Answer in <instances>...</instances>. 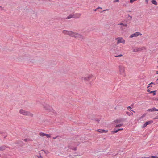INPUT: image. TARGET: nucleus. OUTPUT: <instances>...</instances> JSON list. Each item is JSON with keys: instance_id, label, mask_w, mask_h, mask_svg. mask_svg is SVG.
<instances>
[{"instance_id": "obj_1", "label": "nucleus", "mask_w": 158, "mask_h": 158, "mask_svg": "<svg viewBox=\"0 0 158 158\" xmlns=\"http://www.w3.org/2000/svg\"><path fill=\"white\" fill-rule=\"evenodd\" d=\"M83 138L81 137V135L76 136L74 137L72 140L76 141V142H74V146H73L72 145V144H73V142L71 143V144L70 146V148L74 150H77V146L79 145V143H81L82 142L83 140Z\"/></svg>"}, {"instance_id": "obj_2", "label": "nucleus", "mask_w": 158, "mask_h": 158, "mask_svg": "<svg viewBox=\"0 0 158 158\" xmlns=\"http://www.w3.org/2000/svg\"><path fill=\"white\" fill-rule=\"evenodd\" d=\"M93 76L92 75H87L85 77H82L81 79L83 82H84L87 84L88 82L89 81L91 78L93 77Z\"/></svg>"}, {"instance_id": "obj_3", "label": "nucleus", "mask_w": 158, "mask_h": 158, "mask_svg": "<svg viewBox=\"0 0 158 158\" xmlns=\"http://www.w3.org/2000/svg\"><path fill=\"white\" fill-rule=\"evenodd\" d=\"M19 112L21 114L24 115L30 116L31 117H33V114L30 112L26 111L23 109L20 110Z\"/></svg>"}, {"instance_id": "obj_4", "label": "nucleus", "mask_w": 158, "mask_h": 158, "mask_svg": "<svg viewBox=\"0 0 158 158\" xmlns=\"http://www.w3.org/2000/svg\"><path fill=\"white\" fill-rule=\"evenodd\" d=\"M43 106L45 109L47 111L50 112L52 111L53 110L52 108L50 106L48 105L46 103H44Z\"/></svg>"}, {"instance_id": "obj_5", "label": "nucleus", "mask_w": 158, "mask_h": 158, "mask_svg": "<svg viewBox=\"0 0 158 158\" xmlns=\"http://www.w3.org/2000/svg\"><path fill=\"white\" fill-rule=\"evenodd\" d=\"M81 14L80 13H73L70 14V19L71 18H79Z\"/></svg>"}, {"instance_id": "obj_6", "label": "nucleus", "mask_w": 158, "mask_h": 158, "mask_svg": "<svg viewBox=\"0 0 158 158\" xmlns=\"http://www.w3.org/2000/svg\"><path fill=\"white\" fill-rule=\"evenodd\" d=\"M75 38H78L79 40L81 41L83 40L84 38V37L81 34L77 33L76 36H75Z\"/></svg>"}, {"instance_id": "obj_7", "label": "nucleus", "mask_w": 158, "mask_h": 158, "mask_svg": "<svg viewBox=\"0 0 158 158\" xmlns=\"http://www.w3.org/2000/svg\"><path fill=\"white\" fill-rule=\"evenodd\" d=\"M142 34L139 32H136L134 34H133L131 35L130 36V38H132L135 37H137L139 35H141Z\"/></svg>"}, {"instance_id": "obj_8", "label": "nucleus", "mask_w": 158, "mask_h": 158, "mask_svg": "<svg viewBox=\"0 0 158 158\" xmlns=\"http://www.w3.org/2000/svg\"><path fill=\"white\" fill-rule=\"evenodd\" d=\"M119 70L120 73L121 74L124 75V68L123 66H119Z\"/></svg>"}, {"instance_id": "obj_9", "label": "nucleus", "mask_w": 158, "mask_h": 158, "mask_svg": "<svg viewBox=\"0 0 158 158\" xmlns=\"http://www.w3.org/2000/svg\"><path fill=\"white\" fill-rule=\"evenodd\" d=\"M77 33H75L71 31H70V36L74 37L75 38Z\"/></svg>"}, {"instance_id": "obj_10", "label": "nucleus", "mask_w": 158, "mask_h": 158, "mask_svg": "<svg viewBox=\"0 0 158 158\" xmlns=\"http://www.w3.org/2000/svg\"><path fill=\"white\" fill-rule=\"evenodd\" d=\"M97 131L99 133H106L108 131V130H105L104 129H99L97 130Z\"/></svg>"}, {"instance_id": "obj_11", "label": "nucleus", "mask_w": 158, "mask_h": 158, "mask_svg": "<svg viewBox=\"0 0 158 158\" xmlns=\"http://www.w3.org/2000/svg\"><path fill=\"white\" fill-rule=\"evenodd\" d=\"M147 111L148 112H152L154 111H158V109H156L155 108L153 107L152 109H148L147 110Z\"/></svg>"}, {"instance_id": "obj_12", "label": "nucleus", "mask_w": 158, "mask_h": 158, "mask_svg": "<svg viewBox=\"0 0 158 158\" xmlns=\"http://www.w3.org/2000/svg\"><path fill=\"white\" fill-rule=\"evenodd\" d=\"M15 143L19 144V146H22L23 145V142L21 140H19L17 141Z\"/></svg>"}, {"instance_id": "obj_13", "label": "nucleus", "mask_w": 158, "mask_h": 158, "mask_svg": "<svg viewBox=\"0 0 158 158\" xmlns=\"http://www.w3.org/2000/svg\"><path fill=\"white\" fill-rule=\"evenodd\" d=\"M142 50V48H136L134 49L133 50V52H137L140 51Z\"/></svg>"}, {"instance_id": "obj_14", "label": "nucleus", "mask_w": 158, "mask_h": 158, "mask_svg": "<svg viewBox=\"0 0 158 158\" xmlns=\"http://www.w3.org/2000/svg\"><path fill=\"white\" fill-rule=\"evenodd\" d=\"M6 148V146L5 145L0 146V151H3Z\"/></svg>"}, {"instance_id": "obj_15", "label": "nucleus", "mask_w": 158, "mask_h": 158, "mask_svg": "<svg viewBox=\"0 0 158 158\" xmlns=\"http://www.w3.org/2000/svg\"><path fill=\"white\" fill-rule=\"evenodd\" d=\"M88 117L90 119H91L93 120V119L94 118V115L93 114H89L88 115Z\"/></svg>"}, {"instance_id": "obj_16", "label": "nucleus", "mask_w": 158, "mask_h": 158, "mask_svg": "<svg viewBox=\"0 0 158 158\" xmlns=\"http://www.w3.org/2000/svg\"><path fill=\"white\" fill-rule=\"evenodd\" d=\"M63 33L65 35H69V31L67 30H64L63 31Z\"/></svg>"}, {"instance_id": "obj_17", "label": "nucleus", "mask_w": 158, "mask_h": 158, "mask_svg": "<svg viewBox=\"0 0 158 158\" xmlns=\"http://www.w3.org/2000/svg\"><path fill=\"white\" fill-rule=\"evenodd\" d=\"M124 121V120L123 119H117V120H114V122H115V123H116V122L120 123V122H123Z\"/></svg>"}, {"instance_id": "obj_18", "label": "nucleus", "mask_w": 158, "mask_h": 158, "mask_svg": "<svg viewBox=\"0 0 158 158\" xmlns=\"http://www.w3.org/2000/svg\"><path fill=\"white\" fill-rule=\"evenodd\" d=\"M153 121L152 120H150L148 121H147L145 123L147 125L151 124L153 122Z\"/></svg>"}, {"instance_id": "obj_19", "label": "nucleus", "mask_w": 158, "mask_h": 158, "mask_svg": "<svg viewBox=\"0 0 158 158\" xmlns=\"http://www.w3.org/2000/svg\"><path fill=\"white\" fill-rule=\"evenodd\" d=\"M122 38H119V39L117 40V44H118L120 43H122Z\"/></svg>"}, {"instance_id": "obj_20", "label": "nucleus", "mask_w": 158, "mask_h": 158, "mask_svg": "<svg viewBox=\"0 0 158 158\" xmlns=\"http://www.w3.org/2000/svg\"><path fill=\"white\" fill-rule=\"evenodd\" d=\"M151 2L152 4H154L155 5H157V3L155 0H152Z\"/></svg>"}, {"instance_id": "obj_21", "label": "nucleus", "mask_w": 158, "mask_h": 158, "mask_svg": "<svg viewBox=\"0 0 158 158\" xmlns=\"http://www.w3.org/2000/svg\"><path fill=\"white\" fill-rule=\"evenodd\" d=\"M118 131V129H114L113 131L111 132V133L112 134H114V133L117 132Z\"/></svg>"}, {"instance_id": "obj_22", "label": "nucleus", "mask_w": 158, "mask_h": 158, "mask_svg": "<svg viewBox=\"0 0 158 158\" xmlns=\"http://www.w3.org/2000/svg\"><path fill=\"white\" fill-rule=\"evenodd\" d=\"M45 133H43V132H40L39 133V135L40 136H45Z\"/></svg>"}, {"instance_id": "obj_23", "label": "nucleus", "mask_w": 158, "mask_h": 158, "mask_svg": "<svg viewBox=\"0 0 158 158\" xmlns=\"http://www.w3.org/2000/svg\"><path fill=\"white\" fill-rule=\"evenodd\" d=\"M118 25H123L126 27L127 26V24H124L122 23H120L118 24Z\"/></svg>"}, {"instance_id": "obj_24", "label": "nucleus", "mask_w": 158, "mask_h": 158, "mask_svg": "<svg viewBox=\"0 0 158 158\" xmlns=\"http://www.w3.org/2000/svg\"><path fill=\"white\" fill-rule=\"evenodd\" d=\"M156 91H151L150 92V93H152V94H153V95H155V94H156Z\"/></svg>"}, {"instance_id": "obj_25", "label": "nucleus", "mask_w": 158, "mask_h": 158, "mask_svg": "<svg viewBox=\"0 0 158 158\" xmlns=\"http://www.w3.org/2000/svg\"><path fill=\"white\" fill-rule=\"evenodd\" d=\"M123 125V124H119L118 125H116V126L115 127H121V126H122Z\"/></svg>"}, {"instance_id": "obj_26", "label": "nucleus", "mask_w": 158, "mask_h": 158, "mask_svg": "<svg viewBox=\"0 0 158 158\" xmlns=\"http://www.w3.org/2000/svg\"><path fill=\"white\" fill-rule=\"evenodd\" d=\"M45 136H46V137L48 138H50L51 137V135H50V134H45Z\"/></svg>"}, {"instance_id": "obj_27", "label": "nucleus", "mask_w": 158, "mask_h": 158, "mask_svg": "<svg viewBox=\"0 0 158 158\" xmlns=\"http://www.w3.org/2000/svg\"><path fill=\"white\" fill-rule=\"evenodd\" d=\"M122 56H123V55L122 54H120L118 56H114L115 57H120Z\"/></svg>"}, {"instance_id": "obj_28", "label": "nucleus", "mask_w": 158, "mask_h": 158, "mask_svg": "<svg viewBox=\"0 0 158 158\" xmlns=\"http://www.w3.org/2000/svg\"><path fill=\"white\" fill-rule=\"evenodd\" d=\"M147 125L145 123L143 126H142V128H145L146 126H147Z\"/></svg>"}, {"instance_id": "obj_29", "label": "nucleus", "mask_w": 158, "mask_h": 158, "mask_svg": "<svg viewBox=\"0 0 158 158\" xmlns=\"http://www.w3.org/2000/svg\"><path fill=\"white\" fill-rule=\"evenodd\" d=\"M126 114L129 116H130L131 115V113L130 112L127 111L126 112Z\"/></svg>"}, {"instance_id": "obj_30", "label": "nucleus", "mask_w": 158, "mask_h": 158, "mask_svg": "<svg viewBox=\"0 0 158 158\" xmlns=\"http://www.w3.org/2000/svg\"><path fill=\"white\" fill-rule=\"evenodd\" d=\"M136 0H130V2L131 3H132L134 1Z\"/></svg>"}, {"instance_id": "obj_31", "label": "nucleus", "mask_w": 158, "mask_h": 158, "mask_svg": "<svg viewBox=\"0 0 158 158\" xmlns=\"http://www.w3.org/2000/svg\"><path fill=\"white\" fill-rule=\"evenodd\" d=\"M102 9V8H100V7H98V8H97V9H96L94 10V11H96V10H97V9Z\"/></svg>"}, {"instance_id": "obj_32", "label": "nucleus", "mask_w": 158, "mask_h": 158, "mask_svg": "<svg viewBox=\"0 0 158 158\" xmlns=\"http://www.w3.org/2000/svg\"><path fill=\"white\" fill-rule=\"evenodd\" d=\"M152 84H153L154 85H155V83H153V82H151L150 84H149L148 85H151Z\"/></svg>"}, {"instance_id": "obj_33", "label": "nucleus", "mask_w": 158, "mask_h": 158, "mask_svg": "<svg viewBox=\"0 0 158 158\" xmlns=\"http://www.w3.org/2000/svg\"><path fill=\"white\" fill-rule=\"evenodd\" d=\"M125 42V40L122 39V43H124Z\"/></svg>"}, {"instance_id": "obj_34", "label": "nucleus", "mask_w": 158, "mask_h": 158, "mask_svg": "<svg viewBox=\"0 0 158 158\" xmlns=\"http://www.w3.org/2000/svg\"><path fill=\"white\" fill-rule=\"evenodd\" d=\"M156 156H152L150 157V158H156Z\"/></svg>"}, {"instance_id": "obj_35", "label": "nucleus", "mask_w": 158, "mask_h": 158, "mask_svg": "<svg viewBox=\"0 0 158 158\" xmlns=\"http://www.w3.org/2000/svg\"><path fill=\"white\" fill-rule=\"evenodd\" d=\"M128 17H129L130 18V20L131 21V19L132 18V17L131 16H130L129 15H128Z\"/></svg>"}, {"instance_id": "obj_36", "label": "nucleus", "mask_w": 158, "mask_h": 158, "mask_svg": "<svg viewBox=\"0 0 158 158\" xmlns=\"http://www.w3.org/2000/svg\"><path fill=\"white\" fill-rule=\"evenodd\" d=\"M119 0H114V2H119Z\"/></svg>"}, {"instance_id": "obj_37", "label": "nucleus", "mask_w": 158, "mask_h": 158, "mask_svg": "<svg viewBox=\"0 0 158 158\" xmlns=\"http://www.w3.org/2000/svg\"><path fill=\"white\" fill-rule=\"evenodd\" d=\"M95 121H97L98 122H99L100 121V120H99V119H95Z\"/></svg>"}, {"instance_id": "obj_38", "label": "nucleus", "mask_w": 158, "mask_h": 158, "mask_svg": "<svg viewBox=\"0 0 158 158\" xmlns=\"http://www.w3.org/2000/svg\"><path fill=\"white\" fill-rule=\"evenodd\" d=\"M23 140L25 142H27L28 140L27 139H25Z\"/></svg>"}, {"instance_id": "obj_39", "label": "nucleus", "mask_w": 158, "mask_h": 158, "mask_svg": "<svg viewBox=\"0 0 158 158\" xmlns=\"http://www.w3.org/2000/svg\"><path fill=\"white\" fill-rule=\"evenodd\" d=\"M154 119H158V115L155 117Z\"/></svg>"}, {"instance_id": "obj_40", "label": "nucleus", "mask_w": 158, "mask_h": 158, "mask_svg": "<svg viewBox=\"0 0 158 158\" xmlns=\"http://www.w3.org/2000/svg\"><path fill=\"white\" fill-rule=\"evenodd\" d=\"M77 155H78V153H74V156H77Z\"/></svg>"}, {"instance_id": "obj_41", "label": "nucleus", "mask_w": 158, "mask_h": 158, "mask_svg": "<svg viewBox=\"0 0 158 158\" xmlns=\"http://www.w3.org/2000/svg\"><path fill=\"white\" fill-rule=\"evenodd\" d=\"M123 129V128H120V129H118V131H121V130H122Z\"/></svg>"}, {"instance_id": "obj_42", "label": "nucleus", "mask_w": 158, "mask_h": 158, "mask_svg": "<svg viewBox=\"0 0 158 158\" xmlns=\"http://www.w3.org/2000/svg\"><path fill=\"white\" fill-rule=\"evenodd\" d=\"M57 137H58V136H56V137H53V138L54 139H56Z\"/></svg>"}, {"instance_id": "obj_43", "label": "nucleus", "mask_w": 158, "mask_h": 158, "mask_svg": "<svg viewBox=\"0 0 158 158\" xmlns=\"http://www.w3.org/2000/svg\"><path fill=\"white\" fill-rule=\"evenodd\" d=\"M154 99L155 100H158V98H155V99Z\"/></svg>"}, {"instance_id": "obj_44", "label": "nucleus", "mask_w": 158, "mask_h": 158, "mask_svg": "<svg viewBox=\"0 0 158 158\" xmlns=\"http://www.w3.org/2000/svg\"><path fill=\"white\" fill-rule=\"evenodd\" d=\"M127 109H131V107L130 106H129L127 107Z\"/></svg>"}, {"instance_id": "obj_45", "label": "nucleus", "mask_w": 158, "mask_h": 158, "mask_svg": "<svg viewBox=\"0 0 158 158\" xmlns=\"http://www.w3.org/2000/svg\"><path fill=\"white\" fill-rule=\"evenodd\" d=\"M149 87H152V86H151V85H149V86H148L147 87V88Z\"/></svg>"}, {"instance_id": "obj_46", "label": "nucleus", "mask_w": 158, "mask_h": 158, "mask_svg": "<svg viewBox=\"0 0 158 158\" xmlns=\"http://www.w3.org/2000/svg\"><path fill=\"white\" fill-rule=\"evenodd\" d=\"M147 91L148 92H149L150 93V92L151 91L150 90V89H148V90H147Z\"/></svg>"}, {"instance_id": "obj_47", "label": "nucleus", "mask_w": 158, "mask_h": 158, "mask_svg": "<svg viewBox=\"0 0 158 158\" xmlns=\"http://www.w3.org/2000/svg\"><path fill=\"white\" fill-rule=\"evenodd\" d=\"M148 0H145V2H146L147 3H148Z\"/></svg>"}, {"instance_id": "obj_48", "label": "nucleus", "mask_w": 158, "mask_h": 158, "mask_svg": "<svg viewBox=\"0 0 158 158\" xmlns=\"http://www.w3.org/2000/svg\"><path fill=\"white\" fill-rule=\"evenodd\" d=\"M39 102L37 101V104H38L39 103Z\"/></svg>"}, {"instance_id": "obj_49", "label": "nucleus", "mask_w": 158, "mask_h": 158, "mask_svg": "<svg viewBox=\"0 0 158 158\" xmlns=\"http://www.w3.org/2000/svg\"><path fill=\"white\" fill-rule=\"evenodd\" d=\"M99 11L100 12H102V11H101V10H99Z\"/></svg>"}, {"instance_id": "obj_50", "label": "nucleus", "mask_w": 158, "mask_h": 158, "mask_svg": "<svg viewBox=\"0 0 158 158\" xmlns=\"http://www.w3.org/2000/svg\"><path fill=\"white\" fill-rule=\"evenodd\" d=\"M145 116V115H143L142 116V118H143Z\"/></svg>"}, {"instance_id": "obj_51", "label": "nucleus", "mask_w": 158, "mask_h": 158, "mask_svg": "<svg viewBox=\"0 0 158 158\" xmlns=\"http://www.w3.org/2000/svg\"><path fill=\"white\" fill-rule=\"evenodd\" d=\"M144 158H150V157H144Z\"/></svg>"}, {"instance_id": "obj_52", "label": "nucleus", "mask_w": 158, "mask_h": 158, "mask_svg": "<svg viewBox=\"0 0 158 158\" xmlns=\"http://www.w3.org/2000/svg\"><path fill=\"white\" fill-rule=\"evenodd\" d=\"M67 18L69 19V16H68Z\"/></svg>"}, {"instance_id": "obj_53", "label": "nucleus", "mask_w": 158, "mask_h": 158, "mask_svg": "<svg viewBox=\"0 0 158 158\" xmlns=\"http://www.w3.org/2000/svg\"><path fill=\"white\" fill-rule=\"evenodd\" d=\"M156 74H158V71H156Z\"/></svg>"}, {"instance_id": "obj_54", "label": "nucleus", "mask_w": 158, "mask_h": 158, "mask_svg": "<svg viewBox=\"0 0 158 158\" xmlns=\"http://www.w3.org/2000/svg\"><path fill=\"white\" fill-rule=\"evenodd\" d=\"M131 111H133V112H134V113L135 112L134 111H133V110H131Z\"/></svg>"}, {"instance_id": "obj_55", "label": "nucleus", "mask_w": 158, "mask_h": 158, "mask_svg": "<svg viewBox=\"0 0 158 158\" xmlns=\"http://www.w3.org/2000/svg\"><path fill=\"white\" fill-rule=\"evenodd\" d=\"M158 81V78L156 80V81Z\"/></svg>"}, {"instance_id": "obj_56", "label": "nucleus", "mask_w": 158, "mask_h": 158, "mask_svg": "<svg viewBox=\"0 0 158 158\" xmlns=\"http://www.w3.org/2000/svg\"><path fill=\"white\" fill-rule=\"evenodd\" d=\"M133 106V104H132V105H131V106Z\"/></svg>"}, {"instance_id": "obj_57", "label": "nucleus", "mask_w": 158, "mask_h": 158, "mask_svg": "<svg viewBox=\"0 0 158 158\" xmlns=\"http://www.w3.org/2000/svg\"><path fill=\"white\" fill-rule=\"evenodd\" d=\"M40 157H41V158H43L41 157V156H40Z\"/></svg>"}, {"instance_id": "obj_58", "label": "nucleus", "mask_w": 158, "mask_h": 158, "mask_svg": "<svg viewBox=\"0 0 158 158\" xmlns=\"http://www.w3.org/2000/svg\"><path fill=\"white\" fill-rule=\"evenodd\" d=\"M2 7L1 6H0V8H2Z\"/></svg>"}, {"instance_id": "obj_59", "label": "nucleus", "mask_w": 158, "mask_h": 158, "mask_svg": "<svg viewBox=\"0 0 158 158\" xmlns=\"http://www.w3.org/2000/svg\"><path fill=\"white\" fill-rule=\"evenodd\" d=\"M156 158H158V157L156 156Z\"/></svg>"}, {"instance_id": "obj_60", "label": "nucleus", "mask_w": 158, "mask_h": 158, "mask_svg": "<svg viewBox=\"0 0 158 158\" xmlns=\"http://www.w3.org/2000/svg\"><path fill=\"white\" fill-rule=\"evenodd\" d=\"M43 151H44V152H45V151H44V150H43Z\"/></svg>"}]
</instances>
